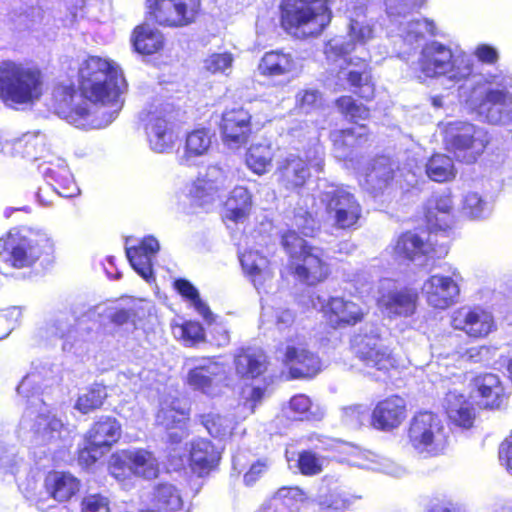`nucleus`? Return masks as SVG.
I'll return each mask as SVG.
<instances>
[{
    "instance_id": "f257e3e1",
    "label": "nucleus",
    "mask_w": 512,
    "mask_h": 512,
    "mask_svg": "<svg viewBox=\"0 0 512 512\" xmlns=\"http://www.w3.org/2000/svg\"><path fill=\"white\" fill-rule=\"evenodd\" d=\"M79 85L82 97L99 105L98 115L90 120L93 128H104L118 116L123 106L121 95L126 87L119 66L112 60L89 56L79 66Z\"/></svg>"
},
{
    "instance_id": "f03ea898",
    "label": "nucleus",
    "mask_w": 512,
    "mask_h": 512,
    "mask_svg": "<svg viewBox=\"0 0 512 512\" xmlns=\"http://www.w3.org/2000/svg\"><path fill=\"white\" fill-rule=\"evenodd\" d=\"M465 102L489 124H512V75L504 71L483 75Z\"/></svg>"
},
{
    "instance_id": "7ed1b4c3",
    "label": "nucleus",
    "mask_w": 512,
    "mask_h": 512,
    "mask_svg": "<svg viewBox=\"0 0 512 512\" xmlns=\"http://www.w3.org/2000/svg\"><path fill=\"white\" fill-rule=\"evenodd\" d=\"M410 71L420 82L443 77L451 85L467 79L473 72V61L465 53L454 54L450 47L438 41L425 43L413 61Z\"/></svg>"
},
{
    "instance_id": "20e7f679",
    "label": "nucleus",
    "mask_w": 512,
    "mask_h": 512,
    "mask_svg": "<svg viewBox=\"0 0 512 512\" xmlns=\"http://www.w3.org/2000/svg\"><path fill=\"white\" fill-rule=\"evenodd\" d=\"M332 20L328 0H281L282 28L297 39L319 36Z\"/></svg>"
},
{
    "instance_id": "39448f33",
    "label": "nucleus",
    "mask_w": 512,
    "mask_h": 512,
    "mask_svg": "<svg viewBox=\"0 0 512 512\" xmlns=\"http://www.w3.org/2000/svg\"><path fill=\"white\" fill-rule=\"evenodd\" d=\"M43 93V75L34 65L14 61L0 63V97L12 108L30 105Z\"/></svg>"
},
{
    "instance_id": "423d86ee",
    "label": "nucleus",
    "mask_w": 512,
    "mask_h": 512,
    "mask_svg": "<svg viewBox=\"0 0 512 512\" xmlns=\"http://www.w3.org/2000/svg\"><path fill=\"white\" fill-rule=\"evenodd\" d=\"M367 3L368 0L347 1L344 13L348 21V40L342 37L329 40L325 45L328 60L337 61L355 50L356 46H364L375 38L376 28L373 20L367 17Z\"/></svg>"
},
{
    "instance_id": "0eeeda50",
    "label": "nucleus",
    "mask_w": 512,
    "mask_h": 512,
    "mask_svg": "<svg viewBox=\"0 0 512 512\" xmlns=\"http://www.w3.org/2000/svg\"><path fill=\"white\" fill-rule=\"evenodd\" d=\"M51 247V239L43 229L14 228L0 238V261L10 262L16 268L27 267Z\"/></svg>"
},
{
    "instance_id": "6e6552de",
    "label": "nucleus",
    "mask_w": 512,
    "mask_h": 512,
    "mask_svg": "<svg viewBox=\"0 0 512 512\" xmlns=\"http://www.w3.org/2000/svg\"><path fill=\"white\" fill-rule=\"evenodd\" d=\"M282 244L292 259L294 273L301 281L315 285L328 277L330 269L324 251L309 245L296 230L285 233L282 236Z\"/></svg>"
},
{
    "instance_id": "1a4fd4ad",
    "label": "nucleus",
    "mask_w": 512,
    "mask_h": 512,
    "mask_svg": "<svg viewBox=\"0 0 512 512\" xmlns=\"http://www.w3.org/2000/svg\"><path fill=\"white\" fill-rule=\"evenodd\" d=\"M446 149L463 163L472 164L483 154L490 142L488 131L467 121H451L445 124Z\"/></svg>"
},
{
    "instance_id": "9d476101",
    "label": "nucleus",
    "mask_w": 512,
    "mask_h": 512,
    "mask_svg": "<svg viewBox=\"0 0 512 512\" xmlns=\"http://www.w3.org/2000/svg\"><path fill=\"white\" fill-rule=\"evenodd\" d=\"M407 437L413 451L423 458L442 454L447 445L444 422L432 412L415 415L410 421Z\"/></svg>"
},
{
    "instance_id": "9b49d317",
    "label": "nucleus",
    "mask_w": 512,
    "mask_h": 512,
    "mask_svg": "<svg viewBox=\"0 0 512 512\" xmlns=\"http://www.w3.org/2000/svg\"><path fill=\"white\" fill-rule=\"evenodd\" d=\"M328 220L338 229H354L362 216V207L355 195L346 187L327 185L320 193Z\"/></svg>"
},
{
    "instance_id": "f8f14e48",
    "label": "nucleus",
    "mask_w": 512,
    "mask_h": 512,
    "mask_svg": "<svg viewBox=\"0 0 512 512\" xmlns=\"http://www.w3.org/2000/svg\"><path fill=\"white\" fill-rule=\"evenodd\" d=\"M33 420L31 430L35 442L40 445H64L70 440L71 432L63 422L51 413L48 406L39 398H34L24 415V422Z\"/></svg>"
},
{
    "instance_id": "ddd939ff",
    "label": "nucleus",
    "mask_w": 512,
    "mask_h": 512,
    "mask_svg": "<svg viewBox=\"0 0 512 512\" xmlns=\"http://www.w3.org/2000/svg\"><path fill=\"white\" fill-rule=\"evenodd\" d=\"M109 471L118 481H124L132 475L153 479L158 476L159 463L154 455L145 449H127L111 456Z\"/></svg>"
},
{
    "instance_id": "4468645a",
    "label": "nucleus",
    "mask_w": 512,
    "mask_h": 512,
    "mask_svg": "<svg viewBox=\"0 0 512 512\" xmlns=\"http://www.w3.org/2000/svg\"><path fill=\"white\" fill-rule=\"evenodd\" d=\"M172 110L168 104H152L143 112L142 121L150 148L157 153L170 151L176 139L172 126Z\"/></svg>"
},
{
    "instance_id": "2eb2a0df",
    "label": "nucleus",
    "mask_w": 512,
    "mask_h": 512,
    "mask_svg": "<svg viewBox=\"0 0 512 512\" xmlns=\"http://www.w3.org/2000/svg\"><path fill=\"white\" fill-rule=\"evenodd\" d=\"M437 234L431 230L429 238L424 239L416 233L402 234L394 245V253L398 258L416 262L418 265H428V261L441 258L448 253L447 241L438 243Z\"/></svg>"
},
{
    "instance_id": "dca6fc26",
    "label": "nucleus",
    "mask_w": 512,
    "mask_h": 512,
    "mask_svg": "<svg viewBox=\"0 0 512 512\" xmlns=\"http://www.w3.org/2000/svg\"><path fill=\"white\" fill-rule=\"evenodd\" d=\"M450 325L471 339H485L497 330L493 312L479 305H465L453 310Z\"/></svg>"
},
{
    "instance_id": "f3484780",
    "label": "nucleus",
    "mask_w": 512,
    "mask_h": 512,
    "mask_svg": "<svg viewBox=\"0 0 512 512\" xmlns=\"http://www.w3.org/2000/svg\"><path fill=\"white\" fill-rule=\"evenodd\" d=\"M231 184L232 177L226 170L218 165H210L198 174L189 195L194 204L208 210Z\"/></svg>"
},
{
    "instance_id": "a211bd4d",
    "label": "nucleus",
    "mask_w": 512,
    "mask_h": 512,
    "mask_svg": "<svg viewBox=\"0 0 512 512\" xmlns=\"http://www.w3.org/2000/svg\"><path fill=\"white\" fill-rule=\"evenodd\" d=\"M147 8L159 25L183 27L195 21L200 0H147Z\"/></svg>"
},
{
    "instance_id": "6ab92c4d",
    "label": "nucleus",
    "mask_w": 512,
    "mask_h": 512,
    "mask_svg": "<svg viewBox=\"0 0 512 512\" xmlns=\"http://www.w3.org/2000/svg\"><path fill=\"white\" fill-rule=\"evenodd\" d=\"M353 348L357 357L366 365L378 370H388L394 366V359L388 348L382 343L380 328L365 327L364 331L353 339Z\"/></svg>"
},
{
    "instance_id": "aec40b11",
    "label": "nucleus",
    "mask_w": 512,
    "mask_h": 512,
    "mask_svg": "<svg viewBox=\"0 0 512 512\" xmlns=\"http://www.w3.org/2000/svg\"><path fill=\"white\" fill-rule=\"evenodd\" d=\"M311 303L333 328L355 325L364 317V311L357 303L343 297L326 298L317 294L311 297Z\"/></svg>"
},
{
    "instance_id": "412c9836",
    "label": "nucleus",
    "mask_w": 512,
    "mask_h": 512,
    "mask_svg": "<svg viewBox=\"0 0 512 512\" xmlns=\"http://www.w3.org/2000/svg\"><path fill=\"white\" fill-rule=\"evenodd\" d=\"M310 167L317 172L323 170V157L319 150L314 151L313 158H308V163L298 155H287L278 162L275 174L285 189L295 190L301 188L310 177Z\"/></svg>"
},
{
    "instance_id": "4be33fe9",
    "label": "nucleus",
    "mask_w": 512,
    "mask_h": 512,
    "mask_svg": "<svg viewBox=\"0 0 512 512\" xmlns=\"http://www.w3.org/2000/svg\"><path fill=\"white\" fill-rule=\"evenodd\" d=\"M422 294L427 304L435 309L445 310L455 304L460 294L456 271L450 276L431 275L422 285Z\"/></svg>"
},
{
    "instance_id": "5701e85b",
    "label": "nucleus",
    "mask_w": 512,
    "mask_h": 512,
    "mask_svg": "<svg viewBox=\"0 0 512 512\" xmlns=\"http://www.w3.org/2000/svg\"><path fill=\"white\" fill-rule=\"evenodd\" d=\"M194 367L190 369L187 382L196 391L208 396H215L220 391V383L224 379L225 367L211 359H195Z\"/></svg>"
},
{
    "instance_id": "b1692460",
    "label": "nucleus",
    "mask_w": 512,
    "mask_h": 512,
    "mask_svg": "<svg viewBox=\"0 0 512 512\" xmlns=\"http://www.w3.org/2000/svg\"><path fill=\"white\" fill-rule=\"evenodd\" d=\"M55 109L59 116L77 127L84 126L90 116L88 104L77 96L72 83H61L53 91Z\"/></svg>"
},
{
    "instance_id": "393cba45",
    "label": "nucleus",
    "mask_w": 512,
    "mask_h": 512,
    "mask_svg": "<svg viewBox=\"0 0 512 512\" xmlns=\"http://www.w3.org/2000/svg\"><path fill=\"white\" fill-rule=\"evenodd\" d=\"M395 283L391 279L380 281V292L382 293L379 303L388 317H408L415 313L418 294L413 289H402L392 291Z\"/></svg>"
},
{
    "instance_id": "a878e982",
    "label": "nucleus",
    "mask_w": 512,
    "mask_h": 512,
    "mask_svg": "<svg viewBox=\"0 0 512 512\" xmlns=\"http://www.w3.org/2000/svg\"><path fill=\"white\" fill-rule=\"evenodd\" d=\"M238 253L242 269L258 293L268 292L274 278V268L268 258L252 247L239 248Z\"/></svg>"
},
{
    "instance_id": "bb28decb",
    "label": "nucleus",
    "mask_w": 512,
    "mask_h": 512,
    "mask_svg": "<svg viewBox=\"0 0 512 512\" xmlns=\"http://www.w3.org/2000/svg\"><path fill=\"white\" fill-rule=\"evenodd\" d=\"M251 115L243 108L226 111L222 116L221 132L223 142L230 149L245 145L251 132Z\"/></svg>"
},
{
    "instance_id": "cd10ccee",
    "label": "nucleus",
    "mask_w": 512,
    "mask_h": 512,
    "mask_svg": "<svg viewBox=\"0 0 512 512\" xmlns=\"http://www.w3.org/2000/svg\"><path fill=\"white\" fill-rule=\"evenodd\" d=\"M473 392L479 406L486 409H500L507 400L504 385L497 374L484 373L473 379Z\"/></svg>"
},
{
    "instance_id": "c85d7f7f",
    "label": "nucleus",
    "mask_w": 512,
    "mask_h": 512,
    "mask_svg": "<svg viewBox=\"0 0 512 512\" xmlns=\"http://www.w3.org/2000/svg\"><path fill=\"white\" fill-rule=\"evenodd\" d=\"M406 418V402L399 396L379 401L371 413V425L381 431H392Z\"/></svg>"
},
{
    "instance_id": "c756f323",
    "label": "nucleus",
    "mask_w": 512,
    "mask_h": 512,
    "mask_svg": "<svg viewBox=\"0 0 512 512\" xmlns=\"http://www.w3.org/2000/svg\"><path fill=\"white\" fill-rule=\"evenodd\" d=\"M126 241V256L133 269L147 282L153 278L152 260L160 249L159 242L153 236L144 237L138 245Z\"/></svg>"
},
{
    "instance_id": "7c9ffc66",
    "label": "nucleus",
    "mask_w": 512,
    "mask_h": 512,
    "mask_svg": "<svg viewBox=\"0 0 512 512\" xmlns=\"http://www.w3.org/2000/svg\"><path fill=\"white\" fill-rule=\"evenodd\" d=\"M285 361L292 378L313 377L321 370L319 357L306 350L301 343L297 346L290 344L287 346Z\"/></svg>"
},
{
    "instance_id": "2f4dec72",
    "label": "nucleus",
    "mask_w": 512,
    "mask_h": 512,
    "mask_svg": "<svg viewBox=\"0 0 512 512\" xmlns=\"http://www.w3.org/2000/svg\"><path fill=\"white\" fill-rule=\"evenodd\" d=\"M452 209L453 202L449 194H433L426 206V220L430 230L437 235L440 232L444 238H447L444 234L447 233L451 225Z\"/></svg>"
},
{
    "instance_id": "473e14b6",
    "label": "nucleus",
    "mask_w": 512,
    "mask_h": 512,
    "mask_svg": "<svg viewBox=\"0 0 512 512\" xmlns=\"http://www.w3.org/2000/svg\"><path fill=\"white\" fill-rule=\"evenodd\" d=\"M394 172L395 164L389 157H377L367 167L361 185L369 193L376 196L389 187Z\"/></svg>"
},
{
    "instance_id": "72a5a7b5",
    "label": "nucleus",
    "mask_w": 512,
    "mask_h": 512,
    "mask_svg": "<svg viewBox=\"0 0 512 512\" xmlns=\"http://www.w3.org/2000/svg\"><path fill=\"white\" fill-rule=\"evenodd\" d=\"M395 35L391 37L398 38L402 42L404 48L403 53L408 52L410 49H415L421 45L425 39L424 32H427L431 36L437 34L436 25L434 21L423 18V19H411L408 21L399 20Z\"/></svg>"
},
{
    "instance_id": "f704fd0d",
    "label": "nucleus",
    "mask_w": 512,
    "mask_h": 512,
    "mask_svg": "<svg viewBox=\"0 0 512 512\" xmlns=\"http://www.w3.org/2000/svg\"><path fill=\"white\" fill-rule=\"evenodd\" d=\"M80 487V480L69 472H49L44 480L46 492L60 503L69 501L79 492Z\"/></svg>"
},
{
    "instance_id": "c9c22d12",
    "label": "nucleus",
    "mask_w": 512,
    "mask_h": 512,
    "mask_svg": "<svg viewBox=\"0 0 512 512\" xmlns=\"http://www.w3.org/2000/svg\"><path fill=\"white\" fill-rule=\"evenodd\" d=\"M340 79H346L349 86L361 98L370 100L374 96V84L372 82L371 72L366 60L353 63L352 59L348 62V69L339 73Z\"/></svg>"
},
{
    "instance_id": "e433bc0d",
    "label": "nucleus",
    "mask_w": 512,
    "mask_h": 512,
    "mask_svg": "<svg viewBox=\"0 0 512 512\" xmlns=\"http://www.w3.org/2000/svg\"><path fill=\"white\" fill-rule=\"evenodd\" d=\"M445 408L452 423L463 429L472 427L475 420V408L467 398L457 392L450 391L445 397Z\"/></svg>"
},
{
    "instance_id": "4c0bfd02",
    "label": "nucleus",
    "mask_w": 512,
    "mask_h": 512,
    "mask_svg": "<svg viewBox=\"0 0 512 512\" xmlns=\"http://www.w3.org/2000/svg\"><path fill=\"white\" fill-rule=\"evenodd\" d=\"M121 431V425L117 419L103 416L94 423L86 437L93 445L108 451L119 440Z\"/></svg>"
},
{
    "instance_id": "58836bf2",
    "label": "nucleus",
    "mask_w": 512,
    "mask_h": 512,
    "mask_svg": "<svg viewBox=\"0 0 512 512\" xmlns=\"http://www.w3.org/2000/svg\"><path fill=\"white\" fill-rule=\"evenodd\" d=\"M252 200L249 191L242 186H236L224 203L223 220L228 223H243L247 218Z\"/></svg>"
},
{
    "instance_id": "ea45409f",
    "label": "nucleus",
    "mask_w": 512,
    "mask_h": 512,
    "mask_svg": "<svg viewBox=\"0 0 512 512\" xmlns=\"http://www.w3.org/2000/svg\"><path fill=\"white\" fill-rule=\"evenodd\" d=\"M367 134L364 125H356L348 129L334 130L330 134L333 151L338 159L345 160L352 152V148L360 145Z\"/></svg>"
},
{
    "instance_id": "a19ab883",
    "label": "nucleus",
    "mask_w": 512,
    "mask_h": 512,
    "mask_svg": "<svg viewBox=\"0 0 512 512\" xmlns=\"http://www.w3.org/2000/svg\"><path fill=\"white\" fill-rule=\"evenodd\" d=\"M266 355L260 348H243L235 356L234 364L238 375L255 378L266 370Z\"/></svg>"
},
{
    "instance_id": "79ce46f5",
    "label": "nucleus",
    "mask_w": 512,
    "mask_h": 512,
    "mask_svg": "<svg viewBox=\"0 0 512 512\" xmlns=\"http://www.w3.org/2000/svg\"><path fill=\"white\" fill-rule=\"evenodd\" d=\"M258 70L265 76H286L296 70V62L288 53L280 50L270 51L262 57Z\"/></svg>"
},
{
    "instance_id": "37998d69",
    "label": "nucleus",
    "mask_w": 512,
    "mask_h": 512,
    "mask_svg": "<svg viewBox=\"0 0 512 512\" xmlns=\"http://www.w3.org/2000/svg\"><path fill=\"white\" fill-rule=\"evenodd\" d=\"M303 492L298 487H282L259 512H298V502L303 500Z\"/></svg>"
},
{
    "instance_id": "c03bdc74",
    "label": "nucleus",
    "mask_w": 512,
    "mask_h": 512,
    "mask_svg": "<svg viewBox=\"0 0 512 512\" xmlns=\"http://www.w3.org/2000/svg\"><path fill=\"white\" fill-rule=\"evenodd\" d=\"M154 509H147L141 512H183V499L180 491L170 483H161L154 489L153 498Z\"/></svg>"
},
{
    "instance_id": "a18cd8bd",
    "label": "nucleus",
    "mask_w": 512,
    "mask_h": 512,
    "mask_svg": "<svg viewBox=\"0 0 512 512\" xmlns=\"http://www.w3.org/2000/svg\"><path fill=\"white\" fill-rule=\"evenodd\" d=\"M220 454L207 439H197L191 443L190 460L192 468L200 475L213 468L219 461Z\"/></svg>"
},
{
    "instance_id": "49530a36",
    "label": "nucleus",
    "mask_w": 512,
    "mask_h": 512,
    "mask_svg": "<svg viewBox=\"0 0 512 512\" xmlns=\"http://www.w3.org/2000/svg\"><path fill=\"white\" fill-rule=\"evenodd\" d=\"M132 42L137 52L149 55L163 47L164 38L157 29L148 25H142L134 30Z\"/></svg>"
},
{
    "instance_id": "de8ad7c7",
    "label": "nucleus",
    "mask_w": 512,
    "mask_h": 512,
    "mask_svg": "<svg viewBox=\"0 0 512 512\" xmlns=\"http://www.w3.org/2000/svg\"><path fill=\"white\" fill-rule=\"evenodd\" d=\"M285 415L293 420H320L324 412L313 406L310 398L304 394L293 396L284 409Z\"/></svg>"
},
{
    "instance_id": "09e8293b",
    "label": "nucleus",
    "mask_w": 512,
    "mask_h": 512,
    "mask_svg": "<svg viewBox=\"0 0 512 512\" xmlns=\"http://www.w3.org/2000/svg\"><path fill=\"white\" fill-rule=\"evenodd\" d=\"M463 214L472 220H483L493 212V202L478 192L469 191L463 196Z\"/></svg>"
},
{
    "instance_id": "8fccbe9b",
    "label": "nucleus",
    "mask_w": 512,
    "mask_h": 512,
    "mask_svg": "<svg viewBox=\"0 0 512 512\" xmlns=\"http://www.w3.org/2000/svg\"><path fill=\"white\" fill-rule=\"evenodd\" d=\"M426 174L432 181L442 183L453 180L456 169L449 156L435 154L426 163Z\"/></svg>"
},
{
    "instance_id": "3c124183",
    "label": "nucleus",
    "mask_w": 512,
    "mask_h": 512,
    "mask_svg": "<svg viewBox=\"0 0 512 512\" xmlns=\"http://www.w3.org/2000/svg\"><path fill=\"white\" fill-rule=\"evenodd\" d=\"M174 287L178 293L190 302L196 312L203 317L207 323H212L214 315L208 305L200 298L197 288L186 279H177Z\"/></svg>"
},
{
    "instance_id": "603ef678",
    "label": "nucleus",
    "mask_w": 512,
    "mask_h": 512,
    "mask_svg": "<svg viewBox=\"0 0 512 512\" xmlns=\"http://www.w3.org/2000/svg\"><path fill=\"white\" fill-rule=\"evenodd\" d=\"M188 418L187 410L182 406L181 401L173 399L164 401L157 413L156 421L167 430L173 429L176 425H181Z\"/></svg>"
},
{
    "instance_id": "864d4df0",
    "label": "nucleus",
    "mask_w": 512,
    "mask_h": 512,
    "mask_svg": "<svg viewBox=\"0 0 512 512\" xmlns=\"http://www.w3.org/2000/svg\"><path fill=\"white\" fill-rule=\"evenodd\" d=\"M356 465L364 469L387 474L394 478H402L408 474L407 468L403 465L396 463L389 458L375 454H369L365 460L357 462Z\"/></svg>"
},
{
    "instance_id": "5fc2aeb1",
    "label": "nucleus",
    "mask_w": 512,
    "mask_h": 512,
    "mask_svg": "<svg viewBox=\"0 0 512 512\" xmlns=\"http://www.w3.org/2000/svg\"><path fill=\"white\" fill-rule=\"evenodd\" d=\"M273 151L269 144H254L246 154V164L249 169L258 175H262L271 167Z\"/></svg>"
},
{
    "instance_id": "6e6d98bb",
    "label": "nucleus",
    "mask_w": 512,
    "mask_h": 512,
    "mask_svg": "<svg viewBox=\"0 0 512 512\" xmlns=\"http://www.w3.org/2000/svg\"><path fill=\"white\" fill-rule=\"evenodd\" d=\"M213 134L210 130L200 128L193 130L186 137L185 157H200L206 155L212 145Z\"/></svg>"
},
{
    "instance_id": "4d7b16f0",
    "label": "nucleus",
    "mask_w": 512,
    "mask_h": 512,
    "mask_svg": "<svg viewBox=\"0 0 512 512\" xmlns=\"http://www.w3.org/2000/svg\"><path fill=\"white\" fill-rule=\"evenodd\" d=\"M201 423L212 437L219 439L229 436L234 428L232 418L212 412L202 415Z\"/></svg>"
},
{
    "instance_id": "13d9d810",
    "label": "nucleus",
    "mask_w": 512,
    "mask_h": 512,
    "mask_svg": "<svg viewBox=\"0 0 512 512\" xmlns=\"http://www.w3.org/2000/svg\"><path fill=\"white\" fill-rule=\"evenodd\" d=\"M16 145L18 148H23L26 158L37 160L46 150V137L39 132H28L17 140Z\"/></svg>"
},
{
    "instance_id": "bf43d9fd",
    "label": "nucleus",
    "mask_w": 512,
    "mask_h": 512,
    "mask_svg": "<svg viewBox=\"0 0 512 512\" xmlns=\"http://www.w3.org/2000/svg\"><path fill=\"white\" fill-rule=\"evenodd\" d=\"M106 397V388L103 385L95 384L78 397L75 408L81 413L87 414L100 408Z\"/></svg>"
},
{
    "instance_id": "052dcab7",
    "label": "nucleus",
    "mask_w": 512,
    "mask_h": 512,
    "mask_svg": "<svg viewBox=\"0 0 512 512\" xmlns=\"http://www.w3.org/2000/svg\"><path fill=\"white\" fill-rule=\"evenodd\" d=\"M56 167L58 169V181L50 184L58 192L60 197L70 198L78 194L79 189L76 186L71 173L68 170L64 159H57Z\"/></svg>"
},
{
    "instance_id": "680f3d73",
    "label": "nucleus",
    "mask_w": 512,
    "mask_h": 512,
    "mask_svg": "<svg viewBox=\"0 0 512 512\" xmlns=\"http://www.w3.org/2000/svg\"><path fill=\"white\" fill-rule=\"evenodd\" d=\"M358 497L347 493H330L318 498L319 508L329 512H344L349 509Z\"/></svg>"
},
{
    "instance_id": "e2e57ef3",
    "label": "nucleus",
    "mask_w": 512,
    "mask_h": 512,
    "mask_svg": "<svg viewBox=\"0 0 512 512\" xmlns=\"http://www.w3.org/2000/svg\"><path fill=\"white\" fill-rule=\"evenodd\" d=\"M425 0H384L387 16L391 22L405 19L412 11L419 9Z\"/></svg>"
},
{
    "instance_id": "0e129e2a",
    "label": "nucleus",
    "mask_w": 512,
    "mask_h": 512,
    "mask_svg": "<svg viewBox=\"0 0 512 512\" xmlns=\"http://www.w3.org/2000/svg\"><path fill=\"white\" fill-rule=\"evenodd\" d=\"M173 334L186 346H193L204 341V329L200 323L187 321L173 327Z\"/></svg>"
},
{
    "instance_id": "69168bd1",
    "label": "nucleus",
    "mask_w": 512,
    "mask_h": 512,
    "mask_svg": "<svg viewBox=\"0 0 512 512\" xmlns=\"http://www.w3.org/2000/svg\"><path fill=\"white\" fill-rule=\"evenodd\" d=\"M234 56L229 52L213 53L203 61V68L211 74L229 75L233 68Z\"/></svg>"
},
{
    "instance_id": "338daca9",
    "label": "nucleus",
    "mask_w": 512,
    "mask_h": 512,
    "mask_svg": "<svg viewBox=\"0 0 512 512\" xmlns=\"http://www.w3.org/2000/svg\"><path fill=\"white\" fill-rule=\"evenodd\" d=\"M323 463V458L309 450L302 451L298 455L297 466L300 472L306 476L319 474L322 471Z\"/></svg>"
},
{
    "instance_id": "774afa93",
    "label": "nucleus",
    "mask_w": 512,
    "mask_h": 512,
    "mask_svg": "<svg viewBox=\"0 0 512 512\" xmlns=\"http://www.w3.org/2000/svg\"><path fill=\"white\" fill-rule=\"evenodd\" d=\"M337 106L346 117L357 122L369 116V110L362 104H357L351 96H343L337 100Z\"/></svg>"
}]
</instances>
